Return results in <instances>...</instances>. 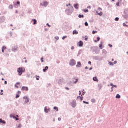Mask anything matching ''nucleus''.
I'll list each match as a JSON object with an SVG mask.
<instances>
[{"mask_svg": "<svg viewBox=\"0 0 128 128\" xmlns=\"http://www.w3.org/2000/svg\"><path fill=\"white\" fill-rule=\"evenodd\" d=\"M88 64H92V62L90 61L88 62Z\"/></svg>", "mask_w": 128, "mask_h": 128, "instance_id": "64", "label": "nucleus"}, {"mask_svg": "<svg viewBox=\"0 0 128 128\" xmlns=\"http://www.w3.org/2000/svg\"><path fill=\"white\" fill-rule=\"evenodd\" d=\"M88 36H85V39H84V40H85L86 42H88Z\"/></svg>", "mask_w": 128, "mask_h": 128, "instance_id": "41", "label": "nucleus"}, {"mask_svg": "<svg viewBox=\"0 0 128 128\" xmlns=\"http://www.w3.org/2000/svg\"><path fill=\"white\" fill-rule=\"evenodd\" d=\"M78 46L80 48H82L84 46V42L82 41H80L78 43Z\"/></svg>", "mask_w": 128, "mask_h": 128, "instance_id": "11", "label": "nucleus"}, {"mask_svg": "<svg viewBox=\"0 0 128 128\" xmlns=\"http://www.w3.org/2000/svg\"><path fill=\"white\" fill-rule=\"evenodd\" d=\"M51 110L50 108L48 109V107L46 106L44 108V112L45 114H48Z\"/></svg>", "mask_w": 128, "mask_h": 128, "instance_id": "9", "label": "nucleus"}, {"mask_svg": "<svg viewBox=\"0 0 128 128\" xmlns=\"http://www.w3.org/2000/svg\"><path fill=\"white\" fill-rule=\"evenodd\" d=\"M54 110H56V112H58V108L56 106H54Z\"/></svg>", "mask_w": 128, "mask_h": 128, "instance_id": "34", "label": "nucleus"}, {"mask_svg": "<svg viewBox=\"0 0 128 128\" xmlns=\"http://www.w3.org/2000/svg\"><path fill=\"white\" fill-rule=\"evenodd\" d=\"M22 128V124H19L18 126V128Z\"/></svg>", "mask_w": 128, "mask_h": 128, "instance_id": "60", "label": "nucleus"}, {"mask_svg": "<svg viewBox=\"0 0 128 128\" xmlns=\"http://www.w3.org/2000/svg\"><path fill=\"white\" fill-rule=\"evenodd\" d=\"M40 6H44L45 8H46V6H48L49 4L48 2L44 1V4H42V3H40Z\"/></svg>", "mask_w": 128, "mask_h": 128, "instance_id": "8", "label": "nucleus"}, {"mask_svg": "<svg viewBox=\"0 0 128 128\" xmlns=\"http://www.w3.org/2000/svg\"><path fill=\"white\" fill-rule=\"evenodd\" d=\"M102 84H98V88H99V90H102Z\"/></svg>", "mask_w": 128, "mask_h": 128, "instance_id": "21", "label": "nucleus"}, {"mask_svg": "<svg viewBox=\"0 0 128 128\" xmlns=\"http://www.w3.org/2000/svg\"><path fill=\"white\" fill-rule=\"evenodd\" d=\"M32 22H34V25H36V24H38V20H36V19H33L32 20Z\"/></svg>", "mask_w": 128, "mask_h": 128, "instance_id": "26", "label": "nucleus"}, {"mask_svg": "<svg viewBox=\"0 0 128 128\" xmlns=\"http://www.w3.org/2000/svg\"><path fill=\"white\" fill-rule=\"evenodd\" d=\"M66 12H67L68 16H70L72 14V12L70 10H66Z\"/></svg>", "mask_w": 128, "mask_h": 128, "instance_id": "13", "label": "nucleus"}, {"mask_svg": "<svg viewBox=\"0 0 128 128\" xmlns=\"http://www.w3.org/2000/svg\"><path fill=\"white\" fill-rule=\"evenodd\" d=\"M0 124H6V122L5 120H2V119H0Z\"/></svg>", "mask_w": 128, "mask_h": 128, "instance_id": "16", "label": "nucleus"}, {"mask_svg": "<svg viewBox=\"0 0 128 128\" xmlns=\"http://www.w3.org/2000/svg\"><path fill=\"white\" fill-rule=\"evenodd\" d=\"M10 118H14V120H16V121L20 120L19 118H16V117L14 116L12 114H11L10 115Z\"/></svg>", "mask_w": 128, "mask_h": 128, "instance_id": "10", "label": "nucleus"}, {"mask_svg": "<svg viewBox=\"0 0 128 128\" xmlns=\"http://www.w3.org/2000/svg\"><path fill=\"white\" fill-rule=\"evenodd\" d=\"M79 98H80L81 102H82V100H84V97L83 96H78L77 97V100H78Z\"/></svg>", "mask_w": 128, "mask_h": 128, "instance_id": "22", "label": "nucleus"}, {"mask_svg": "<svg viewBox=\"0 0 128 128\" xmlns=\"http://www.w3.org/2000/svg\"><path fill=\"white\" fill-rule=\"evenodd\" d=\"M20 82H17L16 84H15V88H18V86H20Z\"/></svg>", "mask_w": 128, "mask_h": 128, "instance_id": "27", "label": "nucleus"}, {"mask_svg": "<svg viewBox=\"0 0 128 128\" xmlns=\"http://www.w3.org/2000/svg\"><path fill=\"white\" fill-rule=\"evenodd\" d=\"M98 10H99L100 12H101V10H102V8H98Z\"/></svg>", "mask_w": 128, "mask_h": 128, "instance_id": "54", "label": "nucleus"}, {"mask_svg": "<svg viewBox=\"0 0 128 128\" xmlns=\"http://www.w3.org/2000/svg\"><path fill=\"white\" fill-rule=\"evenodd\" d=\"M9 8H10V10H12V8H14V6H12V5H10V6H9Z\"/></svg>", "mask_w": 128, "mask_h": 128, "instance_id": "43", "label": "nucleus"}, {"mask_svg": "<svg viewBox=\"0 0 128 128\" xmlns=\"http://www.w3.org/2000/svg\"><path fill=\"white\" fill-rule=\"evenodd\" d=\"M113 88H118V86L116 85H114L113 86Z\"/></svg>", "mask_w": 128, "mask_h": 128, "instance_id": "62", "label": "nucleus"}, {"mask_svg": "<svg viewBox=\"0 0 128 128\" xmlns=\"http://www.w3.org/2000/svg\"><path fill=\"white\" fill-rule=\"evenodd\" d=\"M110 86H112V88H114V84H112V83H111L110 84Z\"/></svg>", "mask_w": 128, "mask_h": 128, "instance_id": "58", "label": "nucleus"}, {"mask_svg": "<svg viewBox=\"0 0 128 128\" xmlns=\"http://www.w3.org/2000/svg\"><path fill=\"white\" fill-rule=\"evenodd\" d=\"M122 98V96H120V94H118L116 96V98H118V100H120V98Z\"/></svg>", "mask_w": 128, "mask_h": 128, "instance_id": "30", "label": "nucleus"}, {"mask_svg": "<svg viewBox=\"0 0 128 128\" xmlns=\"http://www.w3.org/2000/svg\"><path fill=\"white\" fill-rule=\"evenodd\" d=\"M78 82V79H76V82H74V84H76Z\"/></svg>", "mask_w": 128, "mask_h": 128, "instance_id": "40", "label": "nucleus"}, {"mask_svg": "<svg viewBox=\"0 0 128 128\" xmlns=\"http://www.w3.org/2000/svg\"><path fill=\"white\" fill-rule=\"evenodd\" d=\"M92 68H92V67H91V68L89 69V70H92Z\"/></svg>", "mask_w": 128, "mask_h": 128, "instance_id": "63", "label": "nucleus"}, {"mask_svg": "<svg viewBox=\"0 0 128 128\" xmlns=\"http://www.w3.org/2000/svg\"><path fill=\"white\" fill-rule=\"evenodd\" d=\"M68 10H71V12H74V7L72 6H70V8H69Z\"/></svg>", "mask_w": 128, "mask_h": 128, "instance_id": "32", "label": "nucleus"}, {"mask_svg": "<svg viewBox=\"0 0 128 128\" xmlns=\"http://www.w3.org/2000/svg\"><path fill=\"white\" fill-rule=\"evenodd\" d=\"M44 62V58H41V62Z\"/></svg>", "mask_w": 128, "mask_h": 128, "instance_id": "55", "label": "nucleus"}, {"mask_svg": "<svg viewBox=\"0 0 128 128\" xmlns=\"http://www.w3.org/2000/svg\"><path fill=\"white\" fill-rule=\"evenodd\" d=\"M66 90H70V88L66 87L65 88Z\"/></svg>", "mask_w": 128, "mask_h": 128, "instance_id": "61", "label": "nucleus"}, {"mask_svg": "<svg viewBox=\"0 0 128 128\" xmlns=\"http://www.w3.org/2000/svg\"><path fill=\"white\" fill-rule=\"evenodd\" d=\"M124 14V15L123 16L124 18L128 19V9L125 10Z\"/></svg>", "mask_w": 128, "mask_h": 128, "instance_id": "7", "label": "nucleus"}, {"mask_svg": "<svg viewBox=\"0 0 128 128\" xmlns=\"http://www.w3.org/2000/svg\"><path fill=\"white\" fill-rule=\"evenodd\" d=\"M40 76H36V80H40Z\"/></svg>", "mask_w": 128, "mask_h": 128, "instance_id": "45", "label": "nucleus"}, {"mask_svg": "<svg viewBox=\"0 0 128 128\" xmlns=\"http://www.w3.org/2000/svg\"><path fill=\"white\" fill-rule=\"evenodd\" d=\"M12 51L14 52H18V46H14Z\"/></svg>", "mask_w": 128, "mask_h": 128, "instance_id": "17", "label": "nucleus"}, {"mask_svg": "<svg viewBox=\"0 0 128 128\" xmlns=\"http://www.w3.org/2000/svg\"><path fill=\"white\" fill-rule=\"evenodd\" d=\"M104 44V43L102 42H100V44L99 45V48L100 50H102L104 48L102 47V45Z\"/></svg>", "mask_w": 128, "mask_h": 128, "instance_id": "19", "label": "nucleus"}, {"mask_svg": "<svg viewBox=\"0 0 128 128\" xmlns=\"http://www.w3.org/2000/svg\"><path fill=\"white\" fill-rule=\"evenodd\" d=\"M22 90H25V92H28V87L23 86L22 88Z\"/></svg>", "mask_w": 128, "mask_h": 128, "instance_id": "14", "label": "nucleus"}, {"mask_svg": "<svg viewBox=\"0 0 128 128\" xmlns=\"http://www.w3.org/2000/svg\"><path fill=\"white\" fill-rule=\"evenodd\" d=\"M63 82L64 81L62 80V79H60L58 81V84H62Z\"/></svg>", "mask_w": 128, "mask_h": 128, "instance_id": "24", "label": "nucleus"}, {"mask_svg": "<svg viewBox=\"0 0 128 128\" xmlns=\"http://www.w3.org/2000/svg\"><path fill=\"white\" fill-rule=\"evenodd\" d=\"M84 104H90V103L88 102H86V101L83 102Z\"/></svg>", "mask_w": 128, "mask_h": 128, "instance_id": "49", "label": "nucleus"}, {"mask_svg": "<svg viewBox=\"0 0 128 128\" xmlns=\"http://www.w3.org/2000/svg\"><path fill=\"white\" fill-rule=\"evenodd\" d=\"M82 66V63L79 62H78V64L76 66V68H80Z\"/></svg>", "mask_w": 128, "mask_h": 128, "instance_id": "18", "label": "nucleus"}, {"mask_svg": "<svg viewBox=\"0 0 128 128\" xmlns=\"http://www.w3.org/2000/svg\"><path fill=\"white\" fill-rule=\"evenodd\" d=\"M78 18H84V16L82 15V14H80L78 16Z\"/></svg>", "mask_w": 128, "mask_h": 128, "instance_id": "33", "label": "nucleus"}, {"mask_svg": "<svg viewBox=\"0 0 128 128\" xmlns=\"http://www.w3.org/2000/svg\"><path fill=\"white\" fill-rule=\"evenodd\" d=\"M65 38H68V36H63L62 38V40H64Z\"/></svg>", "mask_w": 128, "mask_h": 128, "instance_id": "47", "label": "nucleus"}, {"mask_svg": "<svg viewBox=\"0 0 128 128\" xmlns=\"http://www.w3.org/2000/svg\"><path fill=\"white\" fill-rule=\"evenodd\" d=\"M84 24L86 26H88V22H86Z\"/></svg>", "mask_w": 128, "mask_h": 128, "instance_id": "50", "label": "nucleus"}, {"mask_svg": "<svg viewBox=\"0 0 128 128\" xmlns=\"http://www.w3.org/2000/svg\"><path fill=\"white\" fill-rule=\"evenodd\" d=\"M123 26H126V28H128V25H127L126 24V23H124V24H123Z\"/></svg>", "mask_w": 128, "mask_h": 128, "instance_id": "46", "label": "nucleus"}, {"mask_svg": "<svg viewBox=\"0 0 128 128\" xmlns=\"http://www.w3.org/2000/svg\"><path fill=\"white\" fill-rule=\"evenodd\" d=\"M98 16H102V14H104V13L102 12H100V13H98Z\"/></svg>", "mask_w": 128, "mask_h": 128, "instance_id": "36", "label": "nucleus"}, {"mask_svg": "<svg viewBox=\"0 0 128 128\" xmlns=\"http://www.w3.org/2000/svg\"><path fill=\"white\" fill-rule=\"evenodd\" d=\"M46 26H48V28H51V26L50 25V24H48V23L47 24H46Z\"/></svg>", "mask_w": 128, "mask_h": 128, "instance_id": "53", "label": "nucleus"}, {"mask_svg": "<svg viewBox=\"0 0 128 128\" xmlns=\"http://www.w3.org/2000/svg\"><path fill=\"white\" fill-rule=\"evenodd\" d=\"M93 80L94 82H98V78L97 77H94L93 78Z\"/></svg>", "mask_w": 128, "mask_h": 128, "instance_id": "28", "label": "nucleus"}, {"mask_svg": "<svg viewBox=\"0 0 128 128\" xmlns=\"http://www.w3.org/2000/svg\"><path fill=\"white\" fill-rule=\"evenodd\" d=\"M26 72V69L22 68H20L18 70V76H22L24 72Z\"/></svg>", "mask_w": 128, "mask_h": 128, "instance_id": "2", "label": "nucleus"}, {"mask_svg": "<svg viewBox=\"0 0 128 128\" xmlns=\"http://www.w3.org/2000/svg\"><path fill=\"white\" fill-rule=\"evenodd\" d=\"M92 58L94 60H98V61L102 60V59L98 56H94L92 57Z\"/></svg>", "mask_w": 128, "mask_h": 128, "instance_id": "5", "label": "nucleus"}, {"mask_svg": "<svg viewBox=\"0 0 128 128\" xmlns=\"http://www.w3.org/2000/svg\"><path fill=\"white\" fill-rule=\"evenodd\" d=\"M120 1H118V2L116 4V6H120Z\"/></svg>", "mask_w": 128, "mask_h": 128, "instance_id": "51", "label": "nucleus"}, {"mask_svg": "<svg viewBox=\"0 0 128 128\" xmlns=\"http://www.w3.org/2000/svg\"><path fill=\"white\" fill-rule=\"evenodd\" d=\"M84 12L86 14L87 12H88V9L84 10Z\"/></svg>", "mask_w": 128, "mask_h": 128, "instance_id": "38", "label": "nucleus"}, {"mask_svg": "<svg viewBox=\"0 0 128 128\" xmlns=\"http://www.w3.org/2000/svg\"><path fill=\"white\" fill-rule=\"evenodd\" d=\"M102 54H104L105 56L106 54H108V52L106 50H102Z\"/></svg>", "mask_w": 128, "mask_h": 128, "instance_id": "20", "label": "nucleus"}, {"mask_svg": "<svg viewBox=\"0 0 128 128\" xmlns=\"http://www.w3.org/2000/svg\"><path fill=\"white\" fill-rule=\"evenodd\" d=\"M76 64V60H74V59H72L70 62V66H74Z\"/></svg>", "mask_w": 128, "mask_h": 128, "instance_id": "3", "label": "nucleus"}, {"mask_svg": "<svg viewBox=\"0 0 128 128\" xmlns=\"http://www.w3.org/2000/svg\"><path fill=\"white\" fill-rule=\"evenodd\" d=\"M81 54H82V50H80L78 52V54L77 55V56H80Z\"/></svg>", "mask_w": 128, "mask_h": 128, "instance_id": "35", "label": "nucleus"}, {"mask_svg": "<svg viewBox=\"0 0 128 128\" xmlns=\"http://www.w3.org/2000/svg\"><path fill=\"white\" fill-rule=\"evenodd\" d=\"M71 50H74V46H72V48H71Z\"/></svg>", "mask_w": 128, "mask_h": 128, "instance_id": "57", "label": "nucleus"}, {"mask_svg": "<svg viewBox=\"0 0 128 128\" xmlns=\"http://www.w3.org/2000/svg\"><path fill=\"white\" fill-rule=\"evenodd\" d=\"M70 104L72 106L73 108H76V106H77L76 100H73L72 102L70 103Z\"/></svg>", "mask_w": 128, "mask_h": 128, "instance_id": "4", "label": "nucleus"}, {"mask_svg": "<svg viewBox=\"0 0 128 128\" xmlns=\"http://www.w3.org/2000/svg\"><path fill=\"white\" fill-rule=\"evenodd\" d=\"M109 65L111 66H114V63L112 62H109Z\"/></svg>", "mask_w": 128, "mask_h": 128, "instance_id": "37", "label": "nucleus"}, {"mask_svg": "<svg viewBox=\"0 0 128 128\" xmlns=\"http://www.w3.org/2000/svg\"><path fill=\"white\" fill-rule=\"evenodd\" d=\"M108 46H110V48H112V44H108Z\"/></svg>", "mask_w": 128, "mask_h": 128, "instance_id": "56", "label": "nucleus"}, {"mask_svg": "<svg viewBox=\"0 0 128 128\" xmlns=\"http://www.w3.org/2000/svg\"><path fill=\"white\" fill-rule=\"evenodd\" d=\"M91 50H92V52H95L96 54H100V50H98V47L93 46L90 48Z\"/></svg>", "mask_w": 128, "mask_h": 128, "instance_id": "1", "label": "nucleus"}, {"mask_svg": "<svg viewBox=\"0 0 128 128\" xmlns=\"http://www.w3.org/2000/svg\"><path fill=\"white\" fill-rule=\"evenodd\" d=\"M18 6H20V1H18L16 3H15L14 6L16 8H18Z\"/></svg>", "mask_w": 128, "mask_h": 128, "instance_id": "12", "label": "nucleus"}, {"mask_svg": "<svg viewBox=\"0 0 128 128\" xmlns=\"http://www.w3.org/2000/svg\"><path fill=\"white\" fill-rule=\"evenodd\" d=\"M86 92H83L82 95V96H84V94H86Z\"/></svg>", "mask_w": 128, "mask_h": 128, "instance_id": "59", "label": "nucleus"}, {"mask_svg": "<svg viewBox=\"0 0 128 128\" xmlns=\"http://www.w3.org/2000/svg\"><path fill=\"white\" fill-rule=\"evenodd\" d=\"M73 34H78V32L76 31V30H74L73 32Z\"/></svg>", "mask_w": 128, "mask_h": 128, "instance_id": "31", "label": "nucleus"}, {"mask_svg": "<svg viewBox=\"0 0 128 128\" xmlns=\"http://www.w3.org/2000/svg\"><path fill=\"white\" fill-rule=\"evenodd\" d=\"M24 100H25V102H24V104H28V102H30V98H28V96H24L23 98Z\"/></svg>", "mask_w": 128, "mask_h": 128, "instance_id": "6", "label": "nucleus"}, {"mask_svg": "<svg viewBox=\"0 0 128 128\" xmlns=\"http://www.w3.org/2000/svg\"><path fill=\"white\" fill-rule=\"evenodd\" d=\"M48 70V66L45 67V68L43 70L44 72H46V70Z\"/></svg>", "mask_w": 128, "mask_h": 128, "instance_id": "23", "label": "nucleus"}, {"mask_svg": "<svg viewBox=\"0 0 128 128\" xmlns=\"http://www.w3.org/2000/svg\"><path fill=\"white\" fill-rule=\"evenodd\" d=\"M92 34H98V31H92Z\"/></svg>", "mask_w": 128, "mask_h": 128, "instance_id": "42", "label": "nucleus"}, {"mask_svg": "<svg viewBox=\"0 0 128 128\" xmlns=\"http://www.w3.org/2000/svg\"><path fill=\"white\" fill-rule=\"evenodd\" d=\"M100 38L98 37L97 40H94V42H100Z\"/></svg>", "mask_w": 128, "mask_h": 128, "instance_id": "29", "label": "nucleus"}, {"mask_svg": "<svg viewBox=\"0 0 128 128\" xmlns=\"http://www.w3.org/2000/svg\"><path fill=\"white\" fill-rule=\"evenodd\" d=\"M22 94V92L20 91H18V94L16 95V98H20V94Z\"/></svg>", "mask_w": 128, "mask_h": 128, "instance_id": "15", "label": "nucleus"}, {"mask_svg": "<svg viewBox=\"0 0 128 128\" xmlns=\"http://www.w3.org/2000/svg\"><path fill=\"white\" fill-rule=\"evenodd\" d=\"M55 38L56 40H60V38L58 36L55 37Z\"/></svg>", "mask_w": 128, "mask_h": 128, "instance_id": "52", "label": "nucleus"}, {"mask_svg": "<svg viewBox=\"0 0 128 128\" xmlns=\"http://www.w3.org/2000/svg\"><path fill=\"white\" fill-rule=\"evenodd\" d=\"M2 50H6V46H4L2 48Z\"/></svg>", "mask_w": 128, "mask_h": 128, "instance_id": "48", "label": "nucleus"}, {"mask_svg": "<svg viewBox=\"0 0 128 128\" xmlns=\"http://www.w3.org/2000/svg\"><path fill=\"white\" fill-rule=\"evenodd\" d=\"M96 99H92V102L93 104H96Z\"/></svg>", "mask_w": 128, "mask_h": 128, "instance_id": "39", "label": "nucleus"}, {"mask_svg": "<svg viewBox=\"0 0 128 128\" xmlns=\"http://www.w3.org/2000/svg\"><path fill=\"white\" fill-rule=\"evenodd\" d=\"M78 4H74V8L76 9V10H78Z\"/></svg>", "mask_w": 128, "mask_h": 128, "instance_id": "25", "label": "nucleus"}, {"mask_svg": "<svg viewBox=\"0 0 128 128\" xmlns=\"http://www.w3.org/2000/svg\"><path fill=\"white\" fill-rule=\"evenodd\" d=\"M118 20H120V18H115V21L116 22H118Z\"/></svg>", "mask_w": 128, "mask_h": 128, "instance_id": "44", "label": "nucleus"}]
</instances>
